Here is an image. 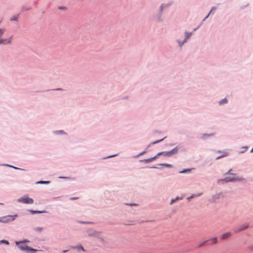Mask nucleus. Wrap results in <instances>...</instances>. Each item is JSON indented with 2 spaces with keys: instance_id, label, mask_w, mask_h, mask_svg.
Listing matches in <instances>:
<instances>
[{
  "instance_id": "obj_30",
  "label": "nucleus",
  "mask_w": 253,
  "mask_h": 253,
  "mask_svg": "<svg viewBox=\"0 0 253 253\" xmlns=\"http://www.w3.org/2000/svg\"><path fill=\"white\" fill-rule=\"evenodd\" d=\"M181 198H179L178 197H177L175 199H176V201L179 199H181Z\"/></svg>"
},
{
  "instance_id": "obj_1",
  "label": "nucleus",
  "mask_w": 253,
  "mask_h": 253,
  "mask_svg": "<svg viewBox=\"0 0 253 253\" xmlns=\"http://www.w3.org/2000/svg\"><path fill=\"white\" fill-rule=\"evenodd\" d=\"M16 217H17V214L3 216L0 217V222H2L4 223H9L10 222L14 221Z\"/></svg>"
},
{
  "instance_id": "obj_19",
  "label": "nucleus",
  "mask_w": 253,
  "mask_h": 253,
  "mask_svg": "<svg viewBox=\"0 0 253 253\" xmlns=\"http://www.w3.org/2000/svg\"><path fill=\"white\" fill-rule=\"evenodd\" d=\"M162 152H159L158 153L156 156H155L154 157V158H155V159H157L159 156L162 155Z\"/></svg>"
},
{
  "instance_id": "obj_33",
  "label": "nucleus",
  "mask_w": 253,
  "mask_h": 253,
  "mask_svg": "<svg viewBox=\"0 0 253 253\" xmlns=\"http://www.w3.org/2000/svg\"><path fill=\"white\" fill-rule=\"evenodd\" d=\"M251 153H253V148L251 149Z\"/></svg>"
},
{
  "instance_id": "obj_22",
  "label": "nucleus",
  "mask_w": 253,
  "mask_h": 253,
  "mask_svg": "<svg viewBox=\"0 0 253 253\" xmlns=\"http://www.w3.org/2000/svg\"><path fill=\"white\" fill-rule=\"evenodd\" d=\"M42 230V228H39V227H37L35 229L36 231H39V232L41 231Z\"/></svg>"
},
{
  "instance_id": "obj_36",
  "label": "nucleus",
  "mask_w": 253,
  "mask_h": 253,
  "mask_svg": "<svg viewBox=\"0 0 253 253\" xmlns=\"http://www.w3.org/2000/svg\"><path fill=\"white\" fill-rule=\"evenodd\" d=\"M206 242H207V241L204 242L203 243V244H205V243H206Z\"/></svg>"
},
{
  "instance_id": "obj_23",
  "label": "nucleus",
  "mask_w": 253,
  "mask_h": 253,
  "mask_svg": "<svg viewBox=\"0 0 253 253\" xmlns=\"http://www.w3.org/2000/svg\"><path fill=\"white\" fill-rule=\"evenodd\" d=\"M149 161L150 162H152L153 161L155 160V158L153 157H152V158H149Z\"/></svg>"
},
{
  "instance_id": "obj_21",
  "label": "nucleus",
  "mask_w": 253,
  "mask_h": 253,
  "mask_svg": "<svg viewBox=\"0 0 253 253\" xmlns=\"http://www.w3.org/2000/svg\"><path fill=\"white\" fill-rule=\"evenodd\" d=\"M17 16H14L11 18V21H17Z\"/></svg>"
},
{
  "instance_id": "obj_15",
  "label": "nucleus",
  "mask_w": 253,
  "mask_h": 253,
  "mask_svg": "<svg viewBox=\"0 0 253 253\" xmlns=\"http://www.w3.org/2000/svg\"><path fill=\"white\" fill-rule=\"evenodd\" d=\"M140 161L141 162H144L145 163H150V161H149V159H144V160H141Z\"/></svg>"
},
{
  "instance_id": "obj_2",
  "label": "nucleus",
  "mask_w": 253,
  "mask_h": 253,
  "mask_svg": "<svg viewBox=\"0 0 253 253\" xmlns=\"http://www.w3.org/2000/svg\"><path fill=\"white\" fill-rule=\"evenodd\" d=\"M18 202L24 204H32L34 203V200L29 198L27 196H24L21 198L18 199Z\"/></svg>"
},
{
  "instance_id": "obj_9",
  "label": "nucleus",
  "mask_w": 253,
  "mask_h": 253,
  "mask_svg": "<svg viewBox=\"0 0 253 253\" xmlns=\"http://www.w3.org/2000/svg\"><path fill=\"white\" fill-rule=\"evenodd\" d=\"M227 102V100L226 98H224L219 102V104L222 105Z\"/></svg>"
},
{
  "instance_id": "obj_26",
  "label": "nucleus",
  "mask_w": 253,
  "mask_h": 253,
  "mask_svg": "<svg viewBox=\"0 0 253 253\" xmlns=\"http://www.w3.org/2000/svg\"><path fill=\"white\" fill-rule=\"evenodd\" d=\"M163 139H161V140H157V141H156L155 142H153L152 143V144H156L157 143H158L159 142H160L161 141H162Z\"/></svg>"
},
{
  "instance_id": "obj_6",
  "label": "nucleus",
  "mask_w": 253,
  "mask_h": 253,
  "mask_svg": "<svg viewBox=\"0 0 253 253\" xmlns=\"http://www.w3.org/2000/svg\"><path fill=\"white\" fill-rule=\"evenodd\" d=\"M217 241V238L216 237L212 238L211 240H209L210 244H215Z\"/></svg>"
},
{
  "instance_id": "obj_10",
  "label": "nucleus",
  "mask_w": 253,
  "mask_h": 253,
  "mask_svg": "<svg viewBox=\"0 0 253 253\" xmlns=\"http://www.w3.org/2000/svg\"><path fill=\"white\" fill-rule=\"evenodd\" d=\"M50 183L49 181H40L37 182L39 184H48Z\"/></svg>"
},
{
  "instance_id": "obj_12",
  "label": "nucleus",
  "mask_w": 253,
  "mask_h": 253,
  "mask_svg": "<svg viewBox=\"0 0 253 253\" xmlns=\"http://www.w3.org/2000/svg\"><path fill=\"white\" fill-rule=\"evenodd\" d=\"M161 165L164 166L165 167H168V168L172 167V166L170 164H161Z\"/></svg>"
},
{
  "instance_id": "obj_18",
  "label": "nucleus",
  "mask_w": 253,
  "mask_h": 253,
  "mask_svg": "<svg viewBox=\"0 0 253 253\" xmlns=\"http://www.w3.org/2000/svg\"><path fill=\"white\" fill-rule=\"evenodd\" d=\"M162 152H159L158 153L156 156H155L154 157V158H155V159H157L159 156L162 155Z\"/></svg>"
},
{
  "instance_id": "obj_32",
  "label": "nucleus",
  "mask_w": 253,
  "mask_h": 253,
  "mask_svg": "<svg viewBox=\"0 0 253 253\" xmlns=\"http://www.w3.org/2000/svg\"><path fill=\"white\" fill-rule=\"evenodd\" d=\"M67 252V250H63V253H66V252Z\"/></svg>"
},
{
  "instance_id": "obj_7",
  "label": "nucleus",
  "mask_w": 253,
  "mask_h": 253,
  "mask_svg": "<svg viewBox=\"0 0 253 253\" xmlns=\"http://www.w3.org/2000/svg\"><path fill=\"white\" fill-rule=\"evenodd\" d=\"M234 179H235L234 178H230V177H226L224 179H222V180L226 182H228L232 181L234 180Z\"/></svg>"
},
{
  "instance_id": "obj_16",
  "label": "nucleus",
  "mask_w": 253,
  "mask_h": 253,
  "mask_svg": "<svg viewBox=\"0 0 253 253\" xmlns=\"http://www.w3.org/2000/svg\"><path fill=\"white\" fill-rule=\"evenodd\" d=\"M200 195V194H199V195H192V196H190V197H188V198H187V199H188V200H189V199H191V198H194V197H195L198 196H199Z\"/></svg>"
},
{
  "instance_id": "obj_25",
  "label": "nucleus",
  "mask_w": 253,
  "mask_h": 253,
  "mask_svg": "<svg viewBox=\"0 0 253 253\" xmlns=\"http://www.w3.org/2000/svg\"><path fill=\"white\" fill-rule=\"evenodd\" d=\"M176 201V199H173L171 200V202H170V204H172V203H173L174 202H175Z\"/></svg>"
},
{
  "instance_id": "obj_24",
  "label": "nucleus",
  "mask_w": 253,
  "mask_h": 253,
  "mask_svg": "<svg viewBox=\"0 0 253 253\" xmlns=\"http://www.w3.org/2000/svg\"><path fill=\"white\" fill-rule=\"evenodd\" d=\"M19 248H20L21 250H27V248H28V247L24 248V247H22V246H19Z\"/></svg>"
},
{
  "instance_id": "obj_31",
  "label": "nucleus",
  "mask_w": 253,
  "mask_h": 253,
  "mask_svg": "<svg viewBox=\"0 0 253 253\" xmlns=\"http://www.w3.org/2000/svg\"><path fill=\"white\" fill-rule=\"evenodd\" d=\"M77 198H75V197H74V198H72L71 199L72 200H75V199H77Z\"/></svg>"
},
{
  "instance_id": "obj_37",
  "label": "nucleus",
  "mask_w": 253,
  "mask_h": 253,
  "mask_svg": "<svg viewBox=\"0 0 253 253\" xmlns=\"http://www.w3.org/2000/svg\"><path fill=\"white\" fill-rule=\"evenodd\" d=\"M163 5H162V6H161V9H162V8H163Z\"/></svg>"
},
{
  "instance_id": "obj_14",
  "label": "nucleus",
  "mask_w": 253,
  "mask_h": 253,
  "mask_svg": "<svg viewBox=\"0 0 253 253\" xmlns=\"http://www.w3.org/2000/svg\"><path fill=\"white\" fill-rule=\"evenodd\" d=\"M30 212H31L32 213H42V212H43L44 211H32V210H31L30 211Z\"/></svg>"
},
{
  "instance_id": "obj_27",
  "label": "nucleus",
  "mask_w": 253,
  "mask_h": 253,
  "mask_svg": "<svg viewBox=\"0 0 253 253\" xmlns=\"http://www.w3.org/2000/svg\"><path fill=\"white\" fill-rule=\"evenodd\" d=\"M187 171H190V169H185V170H183L182 171H181L180 172V173H184Z\"/></svg>"
},
{
  "instance_id": "obj_35",
  "label": "nucleus",
  "mask_w": 253,
  "mask_h": 253,
  "mask_svg": "<svg viewBox=\"0 0 253 253\" xmlns=\"http://www.w3.org/2000/svg\"><path fill=\"white\" fill-rule=\"evenodd\" d=\"M56 90H61V89L57 88V89H56Z\"/></svg>"
},
{
  "instance_id": "obj_20",
  "label": "nucleus",
  "mask_w": 253,
  "mask_h": 253,
  "mask_svg": "<svg viewBox=\"0 0 253 253\" xmlns=\"http://www.w3.org/2000/svg\"><path fill=\"white\" fill-rule=\"evenodd\" d=\"M191 33H186V39H188L191 36Z\"/></svg>"
},
{
  "instance_id": "obj_17",
  "label": "nucleus",
  "mask_w": 253,
  "mask_h": 253,
  "mask_svg": "<svg viewBox=\"0 0 253 253\" xmlns=\"http://www.w3.org/2000/svg\"><path fill=\"white\" fill-rule=\"evenodd\" d=\"M162 152H159L158 153L156 156H155L154 157V158H155V159H157L159 156L162 155Z\"/></svg>"
},
{
  "instance_id": "obj_5",
  "label": "nucleus",
  "mask_w": 253,
  "mask_h": 253,
  "mask_svg": "<svg viewBox=\"0 0 253 253\" xmlns=\"http://www.w3.org/2000/svg\"><path fill=\"white\" fill-rule=\"evenodd\" d=\"M230 236V233H225L221 235V239H225L228 238Z\"/></svg>"
},
{
  "instance_id": "obj_34",
  "label": "nucleus",
  "mask_w": 253,
  "mask_h": 253,
  "mask_svg": "<svg viewBox=\"0 0 253 253\" xmlns=\"http://www.w3.org/2000/svg\"><path fill=\"white\" fill-rule=\"evenodd\" d=\"M100 239H101V240L102 241L104 242V240H103V239L102 238H100Z\"/></svg>"
},
{
  "instance_id": "obj_4",
  "label": "nucleus",
  "mask_w": 253,
  "mask_h": 253,
  "mask_svg": "<svg viewBox=\"0 0 253 253\" xmlns=\"http://www.w3.org/2000/svg\"><path fill=\"white\" fill-rule=\"evenodd\" d=\"M12 40V37L8 39H0V44H9L11 42Z\"/></svg>"
},
{
  "instance_id": "obj_28",
  "label": "nucleus",
  "mask_w": 253,
  "mask_h": 253,
  "mask_svg": "<svg viewBox=\"0 0 253 253\" xmlns=\"http://www.w3.org/2000/svg\"><path fill=\"white\" fill-rule=\"evenodd\" d=\"M8 166H9V167H12V168H14V169H18V168H16V167H13V166H9V165H8Z\"/></svg>"
},
{
  "instance_id": "obj_11",
  "label": "nucleus",
  "mask_w": 253,
  "mask_h": 253,
  "mask_svg": "<svg viewBox=\"0 0 253 253\" xmlns=\"http://www.w3.org/2000/svg\"><path fill=\"white\" fill-rule=\"evenodd\" d=\"M227 155H228V153H226V152H224V153H223V154L222 155H221V156H218V157H217L216 158V159H218L221 158H222V157H225V156H227Z\"/></svg>"
},
{
  "instance_id": "obj_8",
  "label": "nucleus",
  "mask_w": 253,
  "mask_h": 253,
  "mask_svg": "<svg viewBox=\"0 0 253 253\" xmlns=\"http://www.w3.org/2000/svg\"><path fill=\"white\" fill-rule=\"evenodd\" d=\"M71 248H73V249H75V248H76V249H78V250H82V251H84V248H83V247L82 246H78V247H72Z\"/></svg>"
},
{
  "instance_id": "obj_29",
  "label": "nucleus",
  "mask_w": 253,
  "mask_h": 253,
  "mask_svg": "<svg viewBox=\"0 0 253 253\" xmlns=\"http://www.w3.org/2000/svg\"><path fill=\"white\" fill-rule=\"evenodd\" d=\"M2 242H3V243H5V244H8V242L7 241H4H4H2Z\"/></svg>"
},
{
  "instance_id": "obj_13",
  "label": "nucleus",
  "mask_w": 253,
  "mask_h": 253,
  "mask_svg": "<svg viewBox=\"0 0 253 253\" xmlns=\"http://www.w3.org/2000/svg\"><path fill=\"white\" fill-rule=\"evenodd\" d=\"M5 32V30L3 29H0V38L3 34Z\"/></svg>"
},
{
  "instance_id": "obj_3",
  "label": "nucleus",
  "mask_w": 253,
  "mask_h": 253,
  "mask_svg": "<svg viewBox=\"0 0 253 253\" xmlns=\"http://www.w3.org/2000/svg\"><path fill=\"white\" fill-rule=\"evenodd\" d=\"M161 152L162 153V155H163L164 156H165V157H170L172 154H175L177 152V149H176V148H175L169 151Z\"/></svg>"
}]
</instances>
